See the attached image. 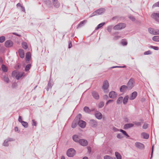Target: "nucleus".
<instances>
[{"mask_svg": "<svg viewBox=\"0 0 159 159\" xmlns=\"http://www.w3.org/2000/svg\"><path fill=\"white\" fill-rule=\"evenodd\" d=\"M84 111L86 113H90L91 112V111L90 109L88 107L85 106L84 108Z\"/></svg>", "mask_w": 159, "mask_h": 159, "instance_id": "32", "label": "nucleus"}, {"mask_svg": "<svg viewBox=\"0 0 159 159\" xmlns=\"http://www.w3.org/2000/svg\"><path fill=\"white\" fill-rule=\"evenodd\" d=\"M53 4L54 6L57 8H58L60 6V4L58 2L57 0H52Z\"/></svg>", "mask_w": 159, "mask_h": 159, "instance_id": "24", "label": "nucleus"}, {"mask_svg": "<svg viewBox=\"0 0 159 159\" xmlns=\"http://www.w3.org/2000/svg\"><path fill=\"white\" fill-rule=\"evenodd\" d=\"M21 124L25 128H26L28 127V124L27 122L23 121Z\"/></svg>", "mask_w": 159, "mask_h": 159, "instance_id": "39", "label": "nucleus"}, {"mask_svg": "<svg viewBox=\"0 0 159 159\" xmlns=\"http://www.w3.org/2000/svg\"><path fill=\"white\" fill-rule=\"evenodd\" d=\"M8 142L7 141V140L6 139L3 143V145L5 146H8V145H9V144H8Z\"/></svg>", "mask_w": 159, "mask_h": 159, "instance_id": "49", "label": "nucleus"}, {"mask_svg": "<svg viewBox=\"0 0 159 159\" xmlns=\"http://www.w3.org/2000/svg\"><path fill=\"white\" fill-rule=\"evenodd\" d=\"M86 123L85 121L80 120L78 121V125L82 128H84L86 126Z\"/></svg>", "mask_w": 159, "mask_h": 159, "instance_id": "10", "label": "nucleus"}, {"mask_svg": "<svg viewBox=\"0 0 159 159\" xmlns=\"http://www.w3.org/2000/svg\"><path fill=\"white\" fill-rule=\"evenodd\" d=\"M96 118L98 120H100L102 119V114L99 111H97L95 114Z\"/></svg>", "mask_w": 159, "mask_h": 159, "instance_id": "18", "label": "nucleus"}, {"mask_svg": "<svg viewBox=\"0 0 159 159\" xmlns=\"http://www.w3.org/2000/svg\"><path fill=\"white\" fill-rule=\"evenodd\" d=\"M120 90L121 92L124 93L128 90V89L126 85H122L120 88Z\"/></svg>", "mask_w": 159, "mask_h": 159, "instance_id": "15", "label": "nucleus"}, {"mask_svg": "<svg viewBox=\"0 0 159 159\" xmlns=\"http://www.w3.org/2000/svg\"><path fill=\"white\" fill-rule=\"evenodd\" d=\"M153 146H152V151H151V157L150 158V159H151L152 157L153 153Z\"/></svg>", "mask_w": 159, "mask_h": 159, "instance_id": "61", "label": "nucleus"}, {"mask_svg": "<svg viewBox=\"0 0 159 159\" xmlns=\"http://www.w3.org/2000/svg\"><path fill=\"white\" fill-rule=\"evenodd\" d=\"M123 120L125 122L128 123L129 122V119L126 116H125L123 118Z\"/></svg>", "mask_w": 159, "mask_h": 159, "instance_id": "53", "label": "nucleus"}, {"mask_svg": "<svg viewBox=\"0 0 159 159\" xmlns=\"http://www.w3.org/2000/svg\"><path fill=\"white\" fill-rule=\"evenodd\" d=\"M24 74L25 73L24 72H22L21 74L19 72H18L16 76V79L17 80H19L21 77L25 76Z\"/></svg>", "mask_w": 159, "mask_h": 159, "instance_id": "21", "label": "nucleus"}, {"mask_svg": "<svg viewBox=\"0 0 159 159\" xmlns=\"http://www.w3.org/2000/svg\"><path fill=\"white\" fill-rule=\"evenodd\" d=\"M96 15V12L95 11L93 12L89 16V17H92L95 16Z\"/></svg>", "mask_w": 159, "mask_h": 159, "instance_id": "63", "label": "nucleus"}, {"mask_svg": "<svg viewBox=\"0 0 159 159\" xmlns=\"http://www.w3.org/2000/svg\"><path fill=\"white\" fill-rule=\"evenodd\" d=\"M18 121L19 122L21 123L23 121L22 120V117L21 116H19L18 118Z\"/></svg>", "mask_w": 159, "mask_h": 159, "instance_id": "60", "label": "nucleus"}, {"mask_svg": "<svg viewBox=\"0 0 159 159\" xmlns=\"http://www.w3.org/2000/svg\"><path fill=\"white\" fill-rule=\"evenodd\" d=\"M115 154L117 159H121V156L118 152H115Z\"/></svg>", "mask_w": 159, "mask_h": 159, "instance_id": "37", "label": "nucleus"}, {"mask_svg": "<svg viewBox=\"0 0 159 159\" xmlns=\"http://www.w3.org/2000/svg\"><path fill=\"white\" fill-rule=\"evenodd\" d=\"M135 147L140 149H142L144 148V146L143 144L139 142H136L135 143Z\"/></svg>", "mask_w": 159, "mask_h": 159, "instance_id": "13", "label": "nucleus"}, {"mask_svg": "<svg viewBox=\"0 0 159 159\" xmlns=\"http://www.w3.org/2000/svg\"><path fill=\"white\" fill-rule=\"evenodd\" d=\"M5 40V37L4 36L0 37V43H2Z\"/></svg>", "mask_w": 159, "mask_h": 159, "instance_id": "43", "label": "nucleus"}, {"mask_svg": "<svg viewBox=\"0 0 159 159\" xmlns=\"http://www.w3.org/2000/svg\"><path fill=\"white\" fill-rule=\"evenodd\" d=\"M134 124L132 123H127L124 126V129H127L134 126Z\"/></svg>", "mask_w": 159, "mask_h": 159, "instance_id": "20", "label": "nucleus"}, {"mask_svg": "<svg viewBox=\"0 0 159 159\" xmlns=\"http://www.w3.org/2000/svg\"><path fill=\"white\" fill-rule=\"evenodd\" d=\"M21 67V65L20 63H18L15 66V68L17 70L20 69Z\"/></svg>", "mask_w": 159, "mask_h": 159, "instance_id": "47", "label": "nucleus"}, {"mask_svg": "<svg viewBox=\"0 0 159 159\" xmlns=\"http://www.w3.org/2000/svg\"><path fill=\"white\" fill-rule=\"evenodd\" d=\"M86 21L87 20H84L81 21L77 25V28L78 29L79 28H80L83 26L85 24Z\"/></svg>", "mask_w": 159, "mask_h": 159, "instance_id": "25", "label": "nucleus"}, {"mask_svg": "<svg viewBox=\"0 0 159 159\" xmlns=\"http://www.w3.org/2000/svg\"><path fill=\"white\" fill-rule=\"evenodd\" d=\"M149 48L153 49L156 50H159L158 47L157 46H154L151 45L149 47Z\"/></svg>", "mask_w": 159, "mask_h": 159, "instance_id": "46", "label": "nucleus"}, {"mask_svg": "<svg viewBox=\"0 0 159 159\" xmlns=\"http://www.w3.org/2000/svg\"><path fill=\"white\" fill-rule=\"evenodd\" d=\"M22 46L23 48H24L25 49H27L28 48V45L27 43L25 42L22 43Z\"/></svg>", "mask_w": 159, "mask_h": 159, "instance_id": "40", "label": "nucleus"}, {"mask_svg": "<svg viewBox=\"0 0 159 159\" xmlns=\"http://www.w3.org/2000/svg\"><path fill=\"white\" fill-rule=\"evenodd\" d=\"M89 124L93 128H96L98 125L97 121L94 119H91L89 120Z\"/></svg>", "mask_w": 159, "mask_h": 159, "instance_id": "8", "label": "nucleus"}, {"mask_svg": "<svg viewBox=\"0 0 159 159\" xmlns=\"http://www.w3.org/2000/svg\"><path fill=\"white\" fill-rule=\"evenodd\" d=\"M117 94L116 92L114 91L110 92L109 94V97L112 99H114L116 98L117 96Z\"/></svg>", "mask_w": 159, "mask_h": 159, "instance_id": "11", "label": "nucleus"}, {"mask_svg": "<svg viewBox=\"0 0 159 159\" xmlns=\"http://www.w3.org/2000/svg\"><path fill=\"white\" fill-rule=\"evenodd\" d=\"M121 43L123 46H126L127 44V42L125 41V39H122L121 42Z\"/></svg>", "mask_w": 159, "mask_h": 159, "instance_id": "45", "label": "nucleus"}, {"mask_svg": "<svg viewBox=\"0 0 159 159\" xmlns=\"http://www.w3.org/2000/svg\"><path fill=\"white\" fill-rule=\"evenodd\" d=\"M43 2L46 4L48 7L50 8L52 7V2L49 0H43Z\"/></svg>", "mask_w": 159, "mask_h": 159, "instance_id": "19", "label": "nucleus"}, {"mask_svg": "<svg viewBox=\"0 0 159 159\" xmlns=\"http://www.w3.org/2000/svg\"><path fill=\"white\" fill-rule=\"evenodd\" d=\"M126 27V24L123 23H120L115 25L113 27L114 30H122L125 28Z\"/></svg>", "mask_w": 159, "mask_h": 159, "instance_id": "2", "label": "nucleus"}, {"mask_svg": "<svg viewBox=\"0 0 159 159\" xmlns=\"http://www.w3.org/2000/svg\"><path fill=\"white\" fill-rule=\"evenodd\" d=\"M76 151L73 148L69 149L66 152V155L69 157H73L75 154Z\"/></svg>", "mask_w": 159, "mask_h": 159, "instance_id": "3", "label": "nucleus"}, {"mask_svg": "<svg viewBox=\"0 0 159 159\" xmlns=\"http://www.w3.org/2000/svg\"><path fill=\"white\" fill-rule=\"evenodd\" d=\"M113 101V100L112 99H110L108 100L106 103V105L107 106L109 103L112 102Z\"/></svg>", "mask_w": 159, "mask_h": 159, "instance_id": "59", "label": "nucleus"}, {"mask_svg": "<svg viewBox=\"0 0 159 159\" xmlns=\"http://www.w3.org/2000/svg\"><path fill=\"white\" fill-rule=\"evenodd\" d=\"M103 98L105 100H107L108 98V96L107 95H104L103 96Z\"/></svg>", "mask_w": 159, "mask_h": 159, "instance_id": "64", "label": "nucleus"}, {"mask_svg": "<svg viewBox=\"0 0 159 159\" xmlns=\"http://www.w3.org/2000/svg\"><path fill=\"white\" fill-rule=\"evenodd\" d=\"M104 105V103L103 102H101L98 104V107L99 108H102Z\"/></svg>", "mask_w": 159, "mask_h": 159, "instance_id": "42", "label": "nucleus"}, {"mask_svg": "<svg viewBox=\"0 0 159 159\" xmlns=\"http://www.w3.org/2000/svg\"><path fill=\"white\" fill-rule=\"evenodd\" d=\"M2 79L4 82L7 83H8L9 82V79L5 75L2 76Z\"/></svg>", "mask_w": 159, "mask_h": 159, "instance_id": "34", "label": "nucleus"}, {"mask_svg": "<svg viewBox=\"0 0 159 159\" xmlns=\"http://www.w3.org/2000/svg\"><path fill=\"white\" fill-rule=\"evenodd\" d=\"M31 67V64H29L26 65L25 68V71H27L29 70Z\"/></svg>", "mask_w": 159, "mask_h": 159, "instance_id": "38", "label": "nucleus"}, {"mask_svg": "<svg viewBox=\"0 0 159 159\" xmlns=\"http://www.w3.org/2000/svg\"><path fill=\"white\" fill-rule=\"evenodd\" d=\"M17 73L18 72H17L16 70L13 71L12 73V76L13 77L16 76Z\"/></svg>", "mask_w": 159, "mask_h": 159, "instance_id": "54", "label": "nucleus"}, {"mask_svg": "<svg viewBox=\"0 0 159 159\" xmlns=\"http://www.w3.org/2000/svg\"><path fill=\"white\" fill-rule=\"evenodd\" d=\"M138 95L137 92L136 91H134L131 94L129 98V99L130 100H133Z\"/></svg>", "mask_w": 159, "mask_h": 159, "instance_id": "17", "label": "nucleus"}, {"mask_svg": "<svg viewBox=\"0 0 159 159\" xmlns=\"http://www.w3.org/2000/svg\"><path fill=\"white\" fill-rule=\"evenodd\" d=\"M122 134L125 136L127 138L129 137V136L128 135V134L125 131H124Z\"/></svg>", "mask_w": 159, "mask_h": 159, "instance_id": "57", "label": "nucleus"}, {"mask_svg": "<svg viewBox=\"0 0 159 159\" xmlns=\"http://www.w3.org/2000/svg\"><path fill=\"white\" fill-rule=\"evenodd\" d=\"M82 117V115L80 114H78L74 119L75 120L79 121V120H80V119Z\"/></svg>", "mask_w": 159, "mask_h": 159, "instance_id": "36", "label": "nucleus"}, {"mask_svg": "<svg viewBox=\"0 0 159 159\" xmlns=\"http://www.w3.org/2000/svg\"><path fill=\"white\" fill-rule=\"evenodd\" d=\"M149 32L153 35L159 34V30L155 29L152 28H149L148 29Z\"/></svg>", "mask_w": 159, "mask_h": 159, "instance_id": "5", "label": "nucleus"}, {"mask_svg": "<svg viewBox=\"0 0 159 159\" xmlns=\"http://www.w3.org/2000/svg\"><path fill=\"white\" fill-rule=\"evenodd\" d=\"M159 7V1L155 3L152 6V8H154L156 7Z\"/></svg>", "mask_w": 159, "mask_h": 159, "instance_id": "52", "label": "nucleus"}, {"mask_svg": "<svg viewBox=\"0 0 159 159\" xmlns=\"http://www.w3.org/2000/svg\"><path fill=\"white\" fill-rule=\"evenodd\" d=\"M129 98V97L128 95H127L125 96L124 98L123 99V104L124 105H125L126 104L127 102H128V99Z\"/></svg>", "mask_w": 159, "mask_h": 159, "instance_id": "29", "label": "nucleus"}, {"mask_svg": "<svg viewBox=\"0 0 159 159\" xmlns=\"http://www.w3.org/2000/svg\"><path fill=\"white\" fill-rule=\"evenodd\" d=\"M105 9L103 8H100L96 11H95L96 15H99L102 14L104 12H105Z\"/></svg>", "mask_w": 159, "mask_h": 159, "instance_id": "14", "label": "nucleus"}, {"mask_svg": "<svg viewBox=\"0 0 159 159\" xmlns=\"http://www.w3.org/2000/svg\"><path fill=\"white\" fill-rule=\"evenodd\" d=\"M73 140L75 142L78 143H79L80 139L78 135H74L72 137Z\"/></svg>", "mask_w": 159, "mask_h": 159, "instance_id": "23", "label": "nucleus"}, {"mask_svg": "<svg viewBox=\"0 0 159 159\" xmlns=\"http://www.w3.org/2000/svg\"><path fill=\"white\" fill-rule=\"evenodd\" d=\"M91 94L93 97L95 99L98 100L99 98L98 93L95 91H93L91 92Z\"/></svg>", "mask_w": 159, "mask_h": 159, "instance_id": "9", "label": "nucleus"}, {"mask_svg": "<svg viewBox=\"0 0 159 159\" xmlns=\"http://www.w3.org/2000/svg\"><path fill=\"white\" fill-rule=\"evenodd\" d=\"M31 54L30 52H28L26 54V61H29L31 59Z\"/></svg>", "mask_w": 159, "mask_h": 159, "instance_id": "31", "label": "nucleus"}, {"mask_svg": "<svg viewBox=\"0 0 159 159\" xmlns=\"http://www.w3.org/2000/svg\"><path fill=\"white\" fill-rule=\"evenodd\" d=\"M109 87V84L108 80H104L103 82L102 89L105 93H107L108 92V89Z\"/></svg>", "mask_w": 159, "mask_h": 159, "instance_id": "4", "label": "nucleus"}, {"mask_svg": "<svg viewBox=\"0 0 159 159\" xmlns=\"http://www.w3.org/2000/svg\"><path fill=\"white\" fill-rule=\"evenodd\" d=\"M141 137L144 139H147L149 138V136L148 134L143 132L141 134Z\"/></svg>", "mask_w": 159, "mask_h": 159, "instance_id": "26", "label": "nucleus"}, {"mask_svg": "<svg viewBox=\"0 0 159 159\" xmlns=\"http://www.w3.org/2000/svg\"><path fill=\"white\" fill-rule=\"evenodd\" d=\"M32 125H34L35 126H36V125H37L36 122L34 120H32Z\"/></svg>", "mask_w": 159, "mask_h": 159, "instance_id": "58", "label": "nucleus"}, {"mask_svg": "<svg viewBox=\"0 0 159 159\" xmlns=\"http://www.w3.org/2000/svg\"><path fill=\"white\" fill-rule=\"evenodd\" d=\"M112 27V25H109L107 27V30L109 32H111Z\"/></svg>", "mask_w": 159, "mask_h": 159, "instance_id": "51", "label": "nucleus"}, {"mask_svg": "<svg viewBox=\"0 0 159 159\" xmlns=\"http://www.w3.org/2000/svg\"><path fill=\"white\" fill-rule=\"evenodd\" d=\"M128 17L130 19L133 21H134L135 20V19L134 17L133 16L130 15Z\"/></svg>", "mask_w": 159, "mask_h": 159, "instance_id": "48", "label": "nucleus"}, {"mask_svg": "<svg viewBox=\"0 0 159 159\" xmlns=\"http://www.w3.org/2000/svg\"><path fill=\"white\" fill-rule=\"evenodd\" d=\"M105 24V22H102L98 24L95 29V30H97L102 27Z\"/></svg>", "mask_w": 159, "mask_h": 159, "instance_id": "33", "label": "nucleus"}, {"mask_svg": "<svg viewBox=\"0 0 159 159\" xmlns=\"http://www.w3.org/2000/svg\"><path fill=\"white\" fill-rule=\"evenodd\" d=\"M152 40L155 42H159V35L154 36L152 38Z\"/></svg>", "mask_w": 159, "mask_h": 159, "instance_id": "35", "label": "nucleus"}, {"mask_svg": "<svg viewBox=\"0 0 159 159\" xmlns=\"http://www.w3.org/2000/svg\"><path fill=\"white\" fill-rule=\"evenodd\" d=\"M151 17L156 21L159 22V13H152L151 15Z\"/></svg>", "mask_w": 159, "mask_h": 159, "instance_id": "6", "label": "nucleus"}, {"mask_svg": "<svg viewBox=\"0 0 159 159\" xmlns=\"http://www.w3.org/2000/svg\"><path fill=\"white\" fill-rule=\"evenodd\" d=\"M104 159H116V158H112L110 156L108 155H106L104 157Z\"/></svg>", "mask_w": 159, "mask_h": 159, "instance_id": "44", "label": "nucleus"}, {"mask_svg": "<svg viewBox=\"0 0 159 159\" xmlns=\"http://www.w3.org/2000/svg\"><path fill=\"white\" fill-rule=\"evenodd\" d=\"M2 71L4 72H6L8 71V67L4 64H2L1 66Z\"/></svg>", "mask_w": 159, "mask_h": 159, "instance_id": "28", "label": "nucleus"}, {"mask_svg": "<svg viewBox=\"0 0 159 159\" xmlns=\"http://www.w3.org/2000/svg\"><path fill=\"white\" fill-rule=\"evenodd\" d=\"M13 43L11 40H8L6 41L4 43V45L5 47L7 48H11L13 46Z\"/></svg>", "mask_w": 159, "mask_h": 159, "instance_id": "7", "label": "nucleus"}, {"mask_svg": "<svg viewBox=\"0 0 159 159\" xmlns=\"http://www.w3.org/2000/svg\"><path fill=\"white\" fill-rule=\"evenodd\" d=\"M135 82L133 78H131L128 81L126 86L128 89V90L131 89L134 86Z\"/></svg>", "mask_w": 159, "mask_h": 159, "instance_id": "1", "label": "nucleus"}, {"mask_svg": "<svg viewBox=\"0 0 159 159\" xmlns=\"http://www.w3.org/2000/svg\"><path fill=\"white\" fill-rule=\"evenodd\" d=\"M79 143L83 146H86L88 144L87 141L84 139H80Z\"/></svg>", "mask_w": 159, "mask_h": 159, "instance_id": "12", "label": "nucleus"}, {"mask_svg": "<svg viewBox=\"0 0 159 159\" xmlns=\"http://www.w3.org/2000/svg\"><path fill=\"white\" fill-rule=\"evenodd\" d=\"M148 127V124H144L143 126V129H146Z\"/></svg>", "mask_w": 159, "mask_h": 159, "instance_id": "55", "label": "nucleus"}, {"mask_svg": "<svg viewBox=\"0 0 159 159\" xmlns=\"http://www.w3.org/2000/svg\"><path fill=\"white\" fill-rule=\"evenodd\" d=\"M133 123L134 124L137 126H140L141 125V123L140 122L135 121L133 122Z\"/></svg>", "mask_w": 159, "mask_h": 159, "instance_id": "41", "label": "nucleus"}, {"mask_svg": "<svg viewBox=\"0 0 159 159\" xmlns=\"http://www.w3.org/2000/svg\"><path fill=\"white\" fill-rule=\"evenodd\" d=\"M53 85L52 82L51 81L50 79L48 82L47 87L46 88L47 91H48L50 89H51Z\"/></svg>", "mask_w": 159, "mask_h": 159, "instance_id": "16", "label": "nucleus"}, {"mask_svg": "<svg viewBox=\"0 0 159 159\" xmlns=\"http://www.w3.org/2000/svg\"><path fill=\"white\" fill-rule=\"evenodd\" d=\"M78 125V121L74 120L71 124V127L73 128H75Z\"/></svg>", "mask_w": 159, "mask_h": 159, "instance_id": "27", "label": "nucleus"}, {"mask_svg": "<svg viewBox=\"0 0 159 159\" xmlns=\"http://www.w3.org/2000/svg\"><path fill=\"white\" fill-rule=\"evenodd\" d=\"M117 137L119 139H121L123 137V136L121 134H119L117 135Z\"/></svg>", "mask_w": 159, "mask_h": 159, "instance_id": "56", "label": "nucleus"}, {"mask_svg": "<svg viewBox=\"0 0 159 159\" xmlns=\"http://www.w3.org/2000/svg\"><path fill=\"white\" fill-rule=\"evenodd\" d=\"M120 37V36H118V35L115 36L114 38V40H116L118 39Z\"/></svg>", "mask_w": 159, "mask_h": 159, "instance_id": "62", "label": "nucleus"}, {"mask_svg": "<svg viewBox=\"0 0 159 159\" xmlns=\"http://www.w3.org/2000/svg\"><path fill=\"white\" fill-rule=\"evenodd\" d=\"M18 52L19 54V56L21 58H23L25 56V53L24 50L22 49H19L18 51Z\"/></svg>", "mask_w": 159, "mask_h": 159, "instance_id": "22", "label": "nucleus"}, {"mask_svg": "<svg viewBox=\"0 0 159 159\" xmlns=\"http://www.w3.org/2000/svg\"><path fill=\"white\" fill-rule=\"evenodd\" d=\"M152 54V52L150 50H148V51H146L144 52V55H148L151 54Z\"/></svg>", "mask_w": 159, "mask_h": 159, "instance_id": "50", "label": "nucleus"}, {"mask_svg": "<svg viewBox=\"0 0 159 159\" xmlns=\"http://www.w3.org/2000/svg\"><path fill=\"white\" fill-rule=\"evenodd\" d=\"M123 97L122 96L119 97L116 101V103L117 104H120L122 103L123 101Z\"/></svg>", "mask_w": 159, "mask_h": 159, "instance_id": "30", "label": "nucleus"}]
</instances>
